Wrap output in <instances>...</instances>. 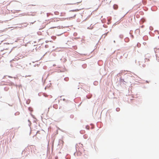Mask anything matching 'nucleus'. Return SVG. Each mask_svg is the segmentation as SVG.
Wrapping results in <instances>:
<instances>
[{
	"mask_svg": "<svg viewBox=\"0 0 159 159\" xmlns=\"http://www.w3.org/2000/svg\"><path fill=\"white\" fill-rule=\"evenodd\" d=\"M59 21V20L57 18H54L52 19L51 21L52 22H57Z\"/></svg>",
	"mask_w": 159,
	"mask_h": 159,
	"instance_id": "nucleus-1",
	"label": "nucleus"
},
{
	"mask_svg": "<svg viewBox=\"0 0 159 159\" xmlns=\"http://www.w3.org/2000/svg\"><path fill=\"white\" fill-rule=\"evenodd\" d=\"M113 8L115 9H117L118 8V6L117 5L115 4L113 6Z\"/></svg>",
	"mask_w": 159,
	"mask_h": 159,
	"instance_id": "nucleus-2",
	"label": "nucleus"
},
{
	"mask_svg": "<svg viewBox=\"0 0 159 159\" xmlns=\"http://www.w3.org/2000/svg\"><path fill=\"white\" fill-rule=\"evenodd\" d=\"M59 13L58 11H56L54 12V14L55 15H57L59 14Z\"/></svg>",
	"mask_w": 159,
	"mask_h": 159,
	"instance_id": "nucleus-3",
	"label": "nucleus"
},
{
	"mask_svg": "<svg viewBox=\"0 0 159 159\" xmlns=\"http://www.w3.org/2000/svg\"><path fill=\"white\" fill-rule=\"evenodd\" d=\"M79 11L78 9H76L75 10H73L72 11Z\"/></svg>",
	"mask_w": 159,
	"mask_h": 159,
	"instance_id": "nucleus-4",
	"label": "nucleus"
},
{
	"mask_svg": "<svg viewBox=\"0 0 159 159\" xmlns=\"http://www.w3.org/2000/svg\"><path fill=\"white\" fill-rule=\"evenodd\" d=\"M8 77H9V78H12V77H11V76H9Z\"/></svg>",
	"mask_w": 159,
	"mask_h": 159,
	"instance_id": "nucleus-5",
	"label": "nucleus"
},
{
	"mask_svg": "<svg viewBox=\"0 0 159 159\" xmlns=\"http://www.w3.org/2000/svg\"><path fill=\"white\" fill-rule=\"evenodd\" d=\"M72 118H73V115H72Z\"/></svg>",
	"mask_w": 159,
	"mask_h": 159,
	"instance_id": "nucleus-6",
	"label": "nucleus"
},
{
	"mask_svg": "<svg viewBox=\"0 0 159 159\" xmlns=\"http://www.w3.org/2000/svg\"><path fill=\"white\" fill-rule=\"evenodd\" d=\"M107 33H106V36L107 35Z\"/></svg>",
	"mask_w": 159,
	"mask_h": 159,
	"instance_id": "nucleus-7",
	"label": "nucleus"
}]
</instances>
